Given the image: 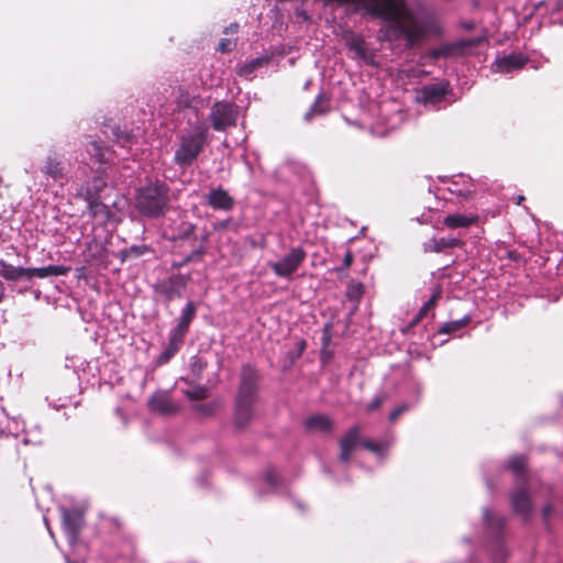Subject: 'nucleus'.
<instances>
[{"label": "nucleus", "instance_id": "obj_57", "mask_svg": "<svg viewBox=\"0 0 563 563\" xmlns=\"http://www.w3.org/2000/svg\"><path fill=\"white\" fill-rule=\"evenodd\" d=\"M48 531H49V536H51V538H52V539H54V538H55V536H54V533H53V530H48Z\"/></svg>", "mask_w": 563, "mask_h": 563}, {"label": "nucleus", "instance_id": "obj_40", "mask_svg": "<svg viewBox=\"0 0 563 563\" xmlns=\"http://www.w3.org/2000/svg\"><path fill=\"white\" fill-rule=\"evenodd\" d=\"M410 409V406L408 404H402L398 407H396L390 413H389V417H388V420L394 423L396 422L399 417L401 415H404L405 412H407L408 410Z\"/></svg>", "mask_w": 563, "mask_h": 563}, {"label": "nucleus", "instance_id": "obj_13", "mask_svg": "<svg viewBox=\"0 0 563 563\" xmlns=\"http://www.w3.org/2000/svg\"><path fill=\"white\" fill-rule=\"evenodd\" d=\"M449 93V84H431L426 85L420 90L419 99L424 104H438Z\"/></svg>", "mask_w": 563, "mask_h": 563}, {"label": "nucleus", "instance_id": "obj_44", "mask_svg": "<svg viewBox=\"0 0 563 563\" xmlns=\"http://www.w3.org/2000/svg\"><path fill=\"white\" fill-rule=\"evenodd\" d=\"M352 263H353V253H352L351 250H347L345 252V255H344V258H343V264H342L341 267L336 268V272L338 273H342V272L349 269L350 266L352 265Z\"/></svg>", "mask_w": 563, "mask_h": 563}, {"label": "nucleus", "instance_id": "obj_4", "mask_svg": "<svg viewBox=\"0 0 563 563\" xmlns=\"http://www.w3.org/2000/svg\"><path fill=\"white\" fill-rule=\"evenodd\" d=\"M239 107L229 101H217L211 107L209 120L214 131L223 132L236 125Z\"/></svg>", "mask_w": 563, "mask_h": 563}, {"label": "nucleus", "instance_id": "obj_10", "mask_svg": "<svg viewBox=\"0 0 563 563\" xmlns=\"http://www.w3.org/2000/svg\"><path fill=\"white\" fill-rule=\"evenodd\" d=\"M510 504L515 514L528 517L532 510V501L528 493L527 484L517 487L510 494Z\"/></svg>", "mask_w": 563, "mask_h": 563}, {"label": "nucleus", "instance_id": "obj_58", "mask_svg": "<svg viewBox=\"0 0 563 563\" xmlns=\"http://www.w3.org/2000/svg\"><path fill=\"white\" fill-rule=\"evenodd\" d=\"M67 563H73V562H70L69 560H67Z\"/></svg>", "mask_w": 563, "mask_h": 563}, {"label": "nucleus", "instance_id": "obj_22", "mask_svg": "<svg viewBox=\"0 0 563 563\" xmlns=\"http://www.w3.org/2000/svg\"><path fill=\"white\" fill-rule=\"evenodd\" d=\"M479 221V217L476 214H460V213H451L444 217L443 224L448 229H457V228H468L471 225L477 224Z\"/></svg>", "mask_w": 563, "mask_h": 563}, {"label": "nucleus", "instance_id": "obj_24", "mask_svg": "<svg viewBox=\"0 0 563 563\" xmlns=\"http://www.w3.org/2000/svg\"><path fill=\"white\" fill-rule=\"evenodd\" d=\"M205 240H206V238H203V240L197 246H195L194 250L187 256H185L183 260L174 261L172 263V268L179 269V268L188 265L191 262H201L206 254V247L203 244Z\"/></svg>", "mask_w": 563, "mask_h": 563}, {"label": "nucleus", "instance_id": "obj_16", "mask_svg": "<svg viewBox=\"0 0 563 563\" xmlns=\"http://www.w3.org/2000/svg\"><path fill=\"white\" fill-rule=\"evenodd\" d=\"M88 206V211L91 218L106 223L109 221L111 217V211L109 207L101 201V198H96L95 196L88 195V198L85 199Z\"/></svg>", "mask_w": 563, "mask_h": 563}, {"label": "nucleus", "instance_id": "obj_45", "mask_svg": "<svg viewBox=\"0 0 563 563\" xmlns=\"http://www.w3.org/2000/svg\"><path fill=\"white\" fill-rule=\"evenodd\" d=\"M65 532H66V538H67L68 542L70 543L71 547H74L76 543V540L78 538L79 530L70 529V530H65Z\"/></svg>", "mask_w": 563, "mask_h": 563}, {"label": "nucleus", "instance_id": "obj_38", "mask_svg": "<svg viewBox=\"0 0 563 563\" xmlns=\"http://www.w3.org/2000/svg\"><path fill=\"white\" fill-rule=\"evenodd\" d=\"M361 446L373 452V453H382L384 450L383 444L374 442L371 439H362L361 438Z\"/></svg>", "mask_w": 563, "mask_h": 563}, {"label": "nucleus", "instance_id": "obj_49", "mask_svg": "<svg viewBox=\"0 0 563 563\" xmlns=\"http://www.w3.org/2000/svg\"><path fill=\"white\" fill-rule=\"evenodd\" d=\"M496 556L501 560H504L506 558V550H505L504 545L498 544Z\"/></svg>", "mask_w": 563, "mask_h": 563}, {"label": "nucleus", "instance_id": "obj_50", "mask_svg": "<svg viewBox=\"0 0 563 563\" xmlns=\"http://www.w3.org/2000/svg\"><path fill=\"white\" fill-rule=\"evenodd\" d=\"M238 29H239V24L238 23H233L231 25H229L224 33L229 34V33H236L238 32Z\"/></svg>", "mask_w": 563, "mask_h": 563}, {"label": "nucleus", "instance_id": "obj_28", "mask_svg": "<svg viewBox=\"0 0 563 563\" xmlns=\"http://www.w3.org/2000/svg\"><path fill=\"white\" fill-rule=\"evenodd\" d=\"M151 251V247L145 245V244H141V245H132L130 247H126V249H122L118 256L119 258L122 261V262H125L130 258H137V257H141L143 256L144 254L148 253Z\"/></svg>", "mask_w": 563, "mask_h": 563}, {"label": "nucleus", "instance_id": "obj_11", "mask_svg": "<svg viewBox=\"0 0 563 563\" xmlns=\"http://www.w3.org/2000/svg\"><path fill=\"white\" fill-rule=\"evenodd\" d=\"M343 41L346 47L355 53L357 58L365 60L367 64L371 63L373 55L369 54L366 42L362 35L347 31L343 34Z\"/></svg>", "mask_w": 563, "mask_h": 563}, {"label": "nucleus", "instance_id": "obj_31", "mask_svg": "<svg viewBox=\"0 0 563 563\" xmlns=\"http://www.w3.org/2000/svg\"><path fill=\"white\" fill-rule=\"evenodd\" d=\"M470 322H471V317L466 316L460 320L449 321V322L443 323L438 332L442 333V334H452V333H455L459 330L465 328Z\"/></svg>", "mask_w": 563, "mask_h": 563}, {"label": "nucleus", "instance_id": "obj_47", "mask_svg": "<svg viewBox=\"0 0 563 563\" xmlns=\"http://www.w3.org/2000/svg\"><path fill=\"white\" fill-rule=\"evenodd\" d=\"M266 481L272 484V485H276L278 483V477H277V474L273 471H269L266 473Z\"/></svg>", "mask_w": 563, "mask_h": 563}, {"label": "nucleus", "instance_id": "obj_18", "mask_svg": "<svg viewBox=\"0 0 563 563\" xmlns=\"http://www.w3.org/2000/svg\"><path fill=\"white\" fill-rule=\"evenodd\" d=\"M528 57L522 54H509L496 60L495 65L500 73H511L517 69L523 68L527 64Z\"/></svg>", "mask_w": 563, "mask_h": 563}, {"label": "nucleus", "instance_id": "obj_17", "mask_svg": "<svg viewBox=\"0 0 563 563\" xmlns=\"http://www.w3.org/2000/svg\"><path fill=\"white\" fill-rule=\"evenodd\" d=\"M185 342V338L169 331L168 334V344L164 349V351L158 355L156 360V364L158 366L167 364L172 357L180 350Z\"/></svg>", "mask_w": 563, "mask_h": 563}, {"label": "nucleus", "instance_id": "obj_3", "mask_svg": "<svg viewBox=\"0 0 563 563\" xmlns=\"http://www.w3.org/2000/svg\"><path fill=\"white\" fill-rule=\"evenodd\" d=\"M209 129L202 123H196L190 132L179 136V146L175 151L174 163L181 168H187L203 152L208 142Z\"/></svg>", "mask_w": 563, "mask_h": 563}, {"label": "nucleus", "instance_id": "obj_9", "mask_svg": "<svg viewBox=\"0 0 563 563\" xmlns=\"http://www.w3.org/2000/svg\"><path fill=\"white\" fill-rule=\"evenodd\" d=\"M59 517L64 528H81L85 525L87 507L82 504L59 506Z\"/></svg>", "mask_w": 563, "mask_h": 563}, {"label": "nucleus", "instance_id": "obj_15", "mask_svg": "<svg viewBox=\"0 0 563 563\" xmlns=\"http://www.w3.org/2000/svg\"><path fill=\"white\" fill-rule=\"evenodd\" d=\"M197 314V305L192 300H189L184 309L181 310L180 317L175 328L170 331L186 338L189 332V328Z\"/></svg>", "mask_w": 563, "mask_h": 563}, {"label": "nucleus", "instance_id": "obj_23", "mask_svg": "<svg viewBox=\"0 0 563 563\" xmlns=\"http://www.w3.org/2000/svg\"><path fill=\"white\" fill-rule=\"evenodd\" d=\"M0 275L10 282H16L21 279L31 280V268L15 267L11 264L0 261Z\"/></svg>", "mask_w": 563, "mask_h": 563}, {"label": "nucleus", "instance_id": "obj_33", "mask_svg": "<svg viewBox=\"0 0 563 563\" xmlns=\"http://www.w3.org/2000/svg\"><path fill=\"white\" fill-rule=\"evenodd\" d=\"M509 468L511 472L517 475L521 476L523 478V482L526 483V468H527V460L525 456L519 455L515 456L509 461Z\"/></svg>", "mask_w": 563, "mask_h": 563}, {"label": "nucleus", "instance_id": "obj_37", "mask_svg": "<svg viewBox=\"0 0 563 563\" xmlns=\"http://www.w3.org/2000/svg\"><path fill=\"white\" fill-rule=\"evenodd\" d=\"M363 295V285L361 283H351L347 286L346 296L350 299H360Z\"/></svg>", "mask_w": 563, "mask_h": 563}, {"label": "nucleus", "instance_id": "obj_34", "mask_svg": "<svg viewBox=\"0 0 563 563\" xmlns=\"http://www.w3.org/2000/svg\"><path fill=\"white\" fill-rule=\"evenodd\" d=\"M186 396L190 400H202L208 398L209 396V389L206 386H196L194 389L186 390Z\"/></svg>", "mask_w": 563, "mask_h": 563}, {"label": "nucleus", "instance_id": "obj_42", "mask_svg": "<svg viewBox=\"0 0 563 563\" xmlns=\"http://www.w3.org/2000/svg\"><path fill=\"white\" fill-rule=\"evenodd\" d=\"M235 47V42L230 38H222L217 47L221 53H229Z\"/></svg>", "mask_w": 563, "mask_h": 563}, {"label": "nucleus", "instance_id": "obj_32", "mask_svg": "<svg viewBox=\"0 0 563 563\" xmlns=\"http://www.w3.org/2000/svg\"><path fill=\"white\" fill-rule=\"evenodd\" d=\"M196 229H197L196 224L190 223V222H183L177 229V235H176L175 240H180V241L194 240V241H196L197 240Z\"/></svg>", "mask_w": 563, "mask_h": 563}, {"label": "nucleus", "instance_id": "obj_27", "mask_svg": "<svg viewBox=\"0 0 563 563\" xmlns=\"http://www.w3.org/2000/svg\"><path fill=\"white\" fill-rule=\"evenodd\" d=\"M104 169L98 170V176L93 177L90 186L87 187L84 194V199L88 198V195L95 196L96 198L100 197L101 191L107 187V181L102 177Z\"/></svg>", "mask_w": 563, "mask_h": 563}, {"label": "nucleus", "instance_id": "obj_46", "mask_svg": "<svg viewBox=\"0 0 563 563\" xmlns=\"http://www.w3.org/2000/svg\"><path fill=\"white\" fill-rule=\"evenodd\" d=\"M197 408L207 416H211L214 411V407L211 404L199 405Z\"/></svg>", "mask_w": 563, "mask_h": 563}, {"label": "nucleus", "instance_id": "obj_1", "mask_svg": "<svg viewBox=\"0 0 563 563\" xmlns=\"http://www.w3.org/2000/svg\"><path fill=\"white\" fill-rule=\"evenodd\" d=\"M260 378V374L253 365L244 364L241 367L232 416L233 427L239 432H244L255 419Z\"/></svg>", "mask_w": 563, "mask_h": 563}, {"label": "nucleus", "instance_id": "obj_41", "mask_svg": "<svg viewBox=\"0 0 563 563\" xmlns=\"http://www.w3.org/2000/svg\"><path fill=\"white\" fill-rule=\"evenodd\" d=\"M191 107V98L188 92L181 91L177 98V110H183Z\"/></svg>", "mask_w": 563, "mask_h": 563}, {"label": "nucleus", "instance_id": "obj_2", "mask_svg": "<svg viewBox=\"0 0 563 563\" xmlns=\"http://www.w3.org/2000/svg\"><path fill=\"white\" fill-rule=\"evenodd\" d=\"M169 187L156 180L137 189L135 195V208L144 217L158 218L168 209Z\"/></svg>", "mask_w": 563, "mask_h": 563}, {"label": "nucleus", "instance_id": "obj_35", "mask_svg": "<svg viewBox=\"0 0 563 563\" xmlns=\"http://www.w3.org/2000/svg\"><path fill=\"white\" fill-rule=\"evenodd\" d=\"M190 366H191L192 374L197 377H200L201 373L207 367V361H205L203 358H201L199 356H194L191 358Z\"/></svg>", "mask_w": 563, "mask_h": 563}, {"label": "nucleus", "instance_id": "obj_29", "mask_svg": "<svg viewBox=\"0 0 563 563\" xmlns=\"http://www.w3.org/2000/svg\"><path fill=\"white\" fill-rule=\"evenodd\" d=\"M271 60V57L268 56H261L253 58L249 63H245L243 66L240 67L238 74L240 76H250L253 74L256 69L267 65Z\"/></svg>", "mask_w": 563, "mask_h": 563}, {"label": "nucleus", "instance_id": "obj_56", "mask_svg": "<svg viewBox=\"0 0 563 563\" xmlns=\"http://www.w3.org/2000/svg\"><path fill=\"white\" fill-rule=\"evenodd\" d=\"M421 320H418V317L415 316V318L411 320V322L409 323V328H413L416 327Z\"/></svg>", "mask_w": 563, "mask_h": 563}, {"label": "nucleus", "instance_id": "obj_36", "mask_svg": "<svg viewBox=\"0 0 563 563\" xmlns=\"http://www.w3.org/2000/svg\"><path fill=\"white\" fill-rule=\"evenodd\" d=\"M387 400V395L386 394H380V395H377L375 396L366 406V411L368 412H373V411H376L378 410L383 404Z\"/></svg>", "mask_w": 563, "mask_h": 563}, {"label": "nucleus", "instance_id": "obj_14", "mask_svg": "<svg viewBox=\"0 0 563 563\" xmlns=\"http://www.w3.org/2000/svg\"><path fill=\"white\" fill-rule=\"evenodd\" d=\"M208 206L214 210L230 211L234 207V199L227 190L219 187L212 189L206 197Z\"/></svg>", "mask_w": 563, "mask_h": 563}, {"label": "nucleus", "instance_id": "obj_7", "mask_svg": "<svg viewBox=\"0 0 563 563\" xmlns=\"http://www.w3.org/2000/svg\"><path fill=\"white\" fill-rule=\"evenodd\" d=\"M482 41V37H474L468 40L456 41L454 43H444L439 47L430 48L427 53V56L432 60L448 58L451 56H457L463 54L465 48L479 45Z\"/></svg>", "mask_w": 563, "mask_h": 563}, {"label": "nucleus", "instance_id": "obj_20", "mask_svg": "<svg viewBox=\"0 0 563 563\" xmlns=\"http://www.w3.org/2000/svg\"><path fill=\"white\" fill-rule=\"evenodd\" d=\"M464 241L456 238L431 239L424 243V252L442 253L448 249L463 247Z\"/></svg>", "mask_w": 563, "mask_h": 563}, {"label": "nucleus", "instance_id": "obj_48", "mask_svg": "<svg viewBox=\"0 0 563 563\" xmlns=\"http://www.w3.org/2000/svg\"><path fill=\"white\" fill-rule=\"evenodd\" d=\"M553 511V507L551 505H545L542 509V516L544 520H548V518L551 516Z\"/></svg>", "mask_w": 563, "mask_h": 563}, {"label": "nucleus", "instance_id": "obj_21", "mask_svg": "<svg viewBox=\"0 0 563 563\" xmlns=\"http://www.w3.org/2000/svg\"><path fill=\"white\" fill-rule=\"evenodd\" d=\"M150 407L158 411L162 415H170L178 410V407L176 404L173 402V400L163 393H156L154 394L150 399Z\"/></svg>", "mask_w": 563, "mask_h": 563}, {"label": "nucleus", "instance_id": "obj_51", "mask_svg": "<svg viewBox=\"0 0 563 563\" xmlns=\"http://www.w3.org/2000/svg\"><path fill=\"white\" fill-rule=\"evenodd\" d=\"M96 253L92 255V257H99L101 255V252L103 251V247L99 243H95Z\"/></svg>", "mask_w": 563, "mask_h": 563}, {"label": "nucleus", "instance_id": "obj_12", "mask_svg": "<svg viewBox=\"0 0 563 563\" xmlns=\"http://www.w3.org/2000/svg\"><path fill=\"white\" fill-rule=\"evenodd\" d=\"M41 173L54 181L63 179L66 175L65 164L58 154L53 153L45 157L41 166Z\"/></svg>", "mask_w": 563, "mask_h": 563}, {"label": "nucleus", "instance_id": "obj_53", "mask_svg": "<svg viewBox=\"0 0 563 563\" xmlns=\"http://www.w3.org/2000/svg\"><path fill=\"white\" fill-rule=\"evenodd\" d=\"M427 314L428 311L423 307H421L416 316L418 317V320H422L423 318L427 317Z\"/></svg>", "mask_w": 563, "mask_h": 563}, {"label": "nucleus", "instance_id": "obj_55", "mask_svg": "<svg viewBox=\"0 0 563 563\" xmlns=\"http://www.w3.org/2000/svg\"><path fill=\"white\" fill-rule=\"evenodd\" d=\"M306 341L305 340H301L299 343H298V354L301 355L302 352L305 351L306 349Z\"/></svg>", "mask_w": 563, "mask_h": 563}, {"label": "nucleus", "instance_id": "obj_6", "mask_svg": "<svg viewBox=\"0 0 563 563\" xmlns=\"http://www.w3.org/2000/svg\"><path fill=\"white\" fill-rule=\"evenodd\" d=\"M191 280L189 274H173L168 278L158 282L154 286L155 294L162 296L166 303L183 296L188 283Z\"/></svg>", "mask_w": 563, "mask_h": 563}, {"label": "nucleus", "instance_id": "obj_26", "mask_svg": "<svg viewBox=\"0 0 563 563\" xmlns=\"http://www.w3.org/2000/svg\"><path fill=\"white\" fill-rule=\"evenodd\" d=\"M329 110V99L324 95H319L311 104L309 111L305 114V118L310 120L314 115L325 114Z\"/></svg>", "mask_w": 563, "mask_h": 563}, {"label": "nucleus", "instance_id": "obj_30", "mask_svg": "<svg viewBox=\"0 0 563 563\" xmlns=\"http://www.w3.org/2000/svg\"><path fill=\"white\" fill-rule=\"evenodd\" d=\"M106 151L107 148L96 141H91L87 146V152L89 156L97 163H100L101 165L108 163V158L106 157Z\"/></svg>", "mask_w": 563, "mask_h": 563}, {"label": "nucleus", "instance_id": "obj_54", "mask_svg": "<svg viewBox=\"0 0 563 563\" xmlns=\"http://www.w3.org/2000/svg\"><path fill=\"white\" fill-rule=\"evenodd\" d=\"M118 139L122 140L123 143L130 142L131 135L128 133H121V135L118 134Z\"/></svg>", "mask_w": 563, "mask_h": 563}, {"label": "nucleus", "instance_id": "obj_5", "mask_svg": "<svg viewBox=\"0 0 563 563\" xmlns=\"http://www.w3.org/2000/svg\"><path fill=\"white\" fill-rule=\"evenodd\" d=\"M306 257L307 252L303 247H291L289 253L284 255L279 261L272 263L271 267L276 276L290 278L303 264Z\"/></svg>", "mask_w": 563, "mask_h": 563}, {"label": "nucleus", "instance_id": "obj_39", "mask_svg": "<svg viewBox=\"0 0 563 563\" xmlns=\"http://www.w3.org/2000/svg\"><path fill=\"white\" fill-rule=\"evenodd\" d=\"M483 518L485 522L489 526L498 523L500 527L504 526V522L500 520V518L496 517V514L490 510L489 508L483 509Z\"/></svg>", "mask_w": 563, "mask_h": 563}, {"label": "nucleus", "instance_id": "obj_43", "mask_svg": "<svg viewBox=\"0 0 563 563\" xmlns=\"http://www.w3.org/2000/svg\"><path fill=\"white\" fill-rule=\"evenodd\" d=\"M441 297V290L438 288L435 289V291L432 294V296L430 297V299L424 302V305L422 306L428 312L433 309L438 302V300L440 299Z\"/></svg>", "mask_w": 563, "mask_h": 563}, {"label": "nucleus", "instance_id": "obj_52", "mask_svg": "<svg viewBox=\"0 0 563 563\" xmlns=\"http://www.w3.org/2000/svg\"><path fill=\"white\" fill-rule=\"evenodd\" d=\"M297 16L303 19L305 21H310V15L305 11H297Z\"/></svg>", "mask_w": 563, "mask_h": 563}, {"label": "nucleus", "instance_id": "obj_8", "mask_svg": "<svg viewBox=\"0 0 563 563\" xmlns=\"http://www.w3.org/2000/svg\"><path fill=\"white\" fill-rule=\"evenodd\" d=\"M361 446V429L358 426L350 428L339 441V461L349 463L354 450Z\"/></svg>", "mask_w": 563, "mask_h": 563}, {"label": "nucleus", "instance_id": "obj_25", "mask_svg": "<svg viewBox=\"0 0 563 563\" xmlns=\"http://www.w3.org/2000/svg\"><path fill=\"white\" fill-rule=\"evenodd\" d=\"M69 271V267H65L63 265H48L45 267L31 268V279L36 278H46L49 276H63L66 275Z\"/></svg>", "mask_w": 563, "mask_h": 563}, {"label": "nucleus", "instance_id": "obj_19", "mask_svg": "<svg viewBox=\"0 0 563 563\" xmlns=\"http://www.w3.org/2000/svg\"><path fill=\"white\" fill-rule=\"evenodd\" d=\"M305 429L308 432H324L329 433L333 430L334 423L327 415L318 413L308 417L303 422Z\"/></svg>", "mask_w": 563, "mask_h": 563}]
</instances>
